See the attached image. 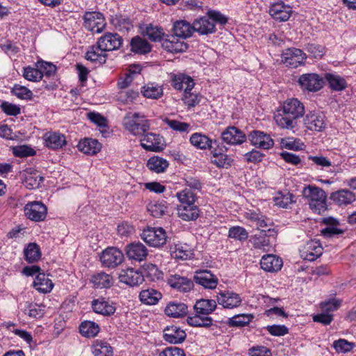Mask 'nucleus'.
Instances as JSON below:
<instances>
[{
	"label": "nucleus",
	"mask_w": 356,
	"mask_h": 356,
	"mask_svg": "<svg viewBox=\"0 0 356 356\" xmlns=\"http://www.w3.org/2000/svg\"><path fill=\"white\" fill-rule=\"evenodd\" d=\"M122 42L123 39L119 34L105 33L98 39L96 44L89 47L85 58L96 65H102L106 62V52L119 49Z\"/></svg>",
	"instance_id": "1"
},
{
	"label": "nucleus",
	"mask_w": 356,
	"mask_h": 356,
	"mask_svg": "<svg viewBox=\"0 0 356 356\" xmlns=\"http://www.w3.org/2000/svg\"><path fill=\"white\" fill-rule=\"evenodd\" d=\"M305 113V106L299 99L289 98L277 109L274 118L280 127L291 130L298 126V120Z\"/></svg>",
	"instance_id": "2"
},
{
	"label": "nucleus",
	"mask_w": 356,
	"mask_h": 356,
	"mask_svg": "<svg viewBox=\"0 0 356 356\" xmlns=\"http://www.w3.org/2000/svg\"><path fill=\"white\" fill-rule=\"evenodd\" d=\"M217 307V302L213 299L201 298L194 306V316H188L187 323L193 327H209L213 325V318L209 316Z\"/></svg>",
	"instance_id": "3"
},
{
	"label": "nucleus",
	"mask_w": 356,
	"mask_h": 356,
	"mask_svg": "<svg viewBox=\"0 0 356 356\" xmlns=\"http://www.w3.org/2000/svg\"><path fill=\"white\" fill-rule=\"evenodd\" d=\"M303 195L309 200V208L321 214L327 209V195L324 190L317 186H308L303 190Z\"/></svg>",
	"instance_id": "4"
},
{
	"label": "nucleus",
	"mask_w": 356,
	"mask_h": 356,
	"mask_svg": "<svg viewBox=\"0 0 356 356\" xmlns=\"http://www.w3.org/2000/svg\"><path fill=\"white\" fill-rule=\"evenodd\" d=\"M123 126L134 136H142L149 129V120L138 113H129L123 120Z\"/></svg>",
	"instance_id": "5"
},
{
	"label": "nucleus",
	"mask_w": 356,
	"mask_h": 356,
	"mask_svg": "<svg viewBox=\"0 0 356 356\" xmlns=\"http://www.w3.org/2000/svg\"><path fill=\"white\" fill-rule=\"evenodd\" d=\"M140 238L149 246L161 248L167 242V234L162 227H147L140 234Z\"/></svg>",
	"instance_id": "6"
},
{
	"label": "nucleus",
	"mask_w": 356,
	"mask_h": 356,
	"mask_svg": "<svg viewBox=\"0 0 356 356\" xmlns=\"http://www.w3.org/2000/svg\"><path fill=\"white\" fill-rule=\"evenodd\" d=\"M298 83L303 92H316L323 88L325 81L316 73H305L299 76Z\"/></svg>",
	"instance_id": "7"
},
{
	"label": "nucleus",
	"mask_w": 356,
	"mask_h": 356,
	"mask_svg": "<svg viewBox=\"0 0 356 356\" xmlns=\"http://www.w3.org/2000/svg\"><path fill=\"white\" fill-rule=\"evenodd\" d=\"M83 26L93 33L102 32L106 25L104 15L97 11H86L83 16Z\"/></svg>",
	"instance_id": "8"
},
{
	"label": "nucleus",
	"mask_w": 356,
	"mask_h": 356,
	"mask_svg": "<svg viewBox=\"0 0 356 356\" xmlns=\"http://www.w3.org/2000/svg\"><path fill=\"white\" fill-rule=\"evenodd\" d=\"M281 58L282 63L286 66L291 68H296L304 64L307 56L300 49L292 47L283 51Z\"/></svg>",
	"instance_id": "9"
},
{
	"label": "nucleus",
	"mask_w": 356,
	"mask_h": 356,
	"mask_svg": "<svg viewBox=\"0 0 356 356\" xmlns=\"http://www.w3.org/2000/svg\"><path fill=\"white\" fill-rule=\"evenodd\" d=\"M24 211L26 218L34 222L44 221L47 215V208L40 201L29 202Z\"/></svg>",
	"instance_id": "10"
},
{
	"label": "nucleus",
	"mask_w": 356,
	"mask_h": 356,
	"mask_svg": "<svg viewBox=\"0 0 356 356\" xmlns=\"http://www.w3.org/2000/svg\"><path fill=\"white\" fill-rule=\"evenodd\" d=\"M124 260L122 252L115 247H108L102 251L100 261L104 267L113 268L122 264Z\"/></svg>",
	"instance_id": "11"
},
{
	"label": "nucleus",
	"mask_w": 356,
	"mask_h": 356,
	"mask_svg": "<svg viewBox=\"0 0 356 356\" xmlns=\"http://www.w3.org/2000/svg\"><path fill=\"white\" fill-rule=\"evenodd\" d=\"M326 117L319 111H309L303 118L305 127L309 131H323L326 127Z\"/></svg>",
	"instance_id": "12"
},
{
	"label": "nucleus",
	"mask_w": 356,
	"mask_h": 356,
	"mask_svg": "<svg viewBox=\"0 0 356 356\" xmlns=\"http://www.w3.org/2000/svg\"><path fill=\"white\" fill-rule=\"evenodd\" d=\"M115 303L108 298L99 296L91 301V308L92 311L104 316H111L116 311Z\"/></svg>",
	"instance_id": "13"
},
{
	"label": "nucleus",
	"mask_w": 356,
	"mask_h": 356,
	"mask_svg": "<svg viewBox=\"0 0 356 356\" xmlns=\"http://www.w3.org/2000/svg\"><path fill=\"white\" fill-rule=\"evenodd\" d=\"M292 8L282 1L273 3L270 5L268 13L276 22H284L289 19L292 14Z\"/></svg>",
	"instance_id": "14"
},
{
	"label": "nucleus",
	"mask_w": 356,
	"mask_h": 356,
	"mask_svg": "<svg viewBox=\"0 0 356 356\" xmlns=\"http://www.w3.org/2000/svg\"><path fill=\"white\" fill-rule=\"evenodd\" d=\"M145 275L140 270L133 268L122 269L119 274V282L126 285L134 287L142 284L145 279Z\"/></svg>",
	"instance_id": "15"
},
{
	"label": "nucleus",
	"mask_w": 356,
	"mask_h": 356,
	"mask_svg": "<svg viewBox=\"0 0 356 356\" xmlns=\"http://www.w3.org/2000/svg\"><path fill=\"white\" fill-rule=\"evenodd\" d=\"M221 139L227 145H238L246 141L247 136L240 129L229 126L222 132Z\"/></svg>",
	"instance_id": "16"
},
{
	"label": "nucleus",
	"mask_w": 356,
	"mask_h": 356,
	"mask_svg": "<svg viewBox=\"0 0 356 356\" xmlns=\"http://www.w3.org/2000/svg\"><path fill=\"white\" fill-rule=\"evenodd\" d=\"M161 45L165 50L172 54L186 51L188 48V44L175 34L165 35Z\"/></svg>",
	"instance_id": "17"
},
{
	"label": "nucleus",
	"mask_w": 356,
	"mask_h": 356,
	"mask_svg": "<svg viewBox=\"0 0 356 356\" xmlns=\"http://www.w3.org/2000/svg\"><path fill=\"white\" fill-rule=\"evenodd\" d=\"M217 302L225 309H234L241 305L242 299L238 293L233 291H220L216 296Z\"/></svg>",
	"instance_id": "18"
},
{
	"label": "nucleus",
	"mask_w": 356,
	"mask_h": 356,
	"mask_svg": "<svg viewBox=\"0 0 356 356\" xmlns=\"http://www.w3.org/2000/svg\"><path fill=\"white\" fill-rule=\"evenodd\" d=\"M248 138L252 145L262 149H270L274 145V141L270 136L261 131L254 130L251 131L248 134Z\"/></svg>",
	"instance_id": "19"
},
{
	"label": "nucleus",
	"mask_w": 356,
	"mask_h": 356,
	"mask_svg": "<svg viewBox=\"0 0 356 356\" xmlns=\"http://www.w3.org/2000/svg\"><path fill=\"white\" fill-rule=\"evenodd\" d=\"M170 83L174 89L184 90V92L185 90H192L195 84L191 76L181 72L170 74Z\"/></svg>",
	"instance_id": "20"
},
{
	"label": "nucleus",
	"mask_w": 356,
	"mask_h": 356,
	"mask_svg": "<svg viewBox=\"0 0 356 356\" xmlns=\"http://www.w3.org/2000/svg\"><path fill=\"white\" fill-rule=\"evenodd\" d=\"M323 247L318 241L310 240L300 250L301 257L309 261H314L323 254Z\"/></svg>",
	"instance_id": "21"
},
{
	"label": "nucleus",
	"mask_w": 356,
	"mask_h": 356,
	"mask_svg": "<svg viewBox=\"0 0 356 356\" xmlns=\"http://www.w3.org/2000/svg\"><path fill=\"white\" fill-rule=\"evenodd\" d=\"M167 283L171 288L181 293L188 292L194 286L193 280L178 274L170 275Z\"/></svg>",
	"instance_id": "22"
},
{
	"label": "nucleus",
	"mask_w": 356,
	"mask_h": 356,
	"mask_svg": "<svg viewBox=\"0 0 356 356\" xmlns=\"http://www.w3.org/2000/svg\"><path fill=\"white\" fill-rule=\"evenodd\" d=\"M125 254L129 259L140 262L146 259L148 250L140 242L131 243L125 247Z\"/></svg>",
	"instance_id": "23"
},
{
	"label": "nucleus",
	"mask_w": 356,
	"mask_h": 356,
	"mask_svg": "<svg viewBox=\"0 0 356 356\" xmlns=\"http://www.w3.org/2000/svg\"><path fill=\"white\" fill-rule=\"evenodd\" d=\"M193 281L204 289H213L216 287L218 280L210 270H204L196 271Z\"/></svg>",
	"instance_id": "24"
},
{
	"label": "nucleus",
	"mask_w": 356,
	"mask_h": 356,
	"mask_svg": "<svg viewBox=\"0 0 356 356\" xmlns=\"http://www.w3.org/2000/svg\"><path fill=\"white\" fill-rule=\"evenodd\" d=\"M163 337L170 343L179 344L185 341L186 333L185 330L177 325H169L163 330Z\"/></svg>",
	"instance_id": "25"
},
{
	"label": "nucleus",
	"mask_w": 356,
	"mask_h": 356,
	"mask_svg": "<svg viewBox=\"0 0 356 356\" xmlns=\"http://www.w3.org/2000/svg\"><path fill=\"white\" fill-rule=\"evenodd\" d=\"M191 143L195 147L200 149L212 150L217 146L218 147L219 141L213 140L207 135L202 133H194L190 137Z\"/></svg>",
	"instance_id": "26"
},
{
	"label": "nucleus",
	"mask_w": 356,
	"mask_h": 356,
	"mask_svg": "<svg viewBox=\"0 0 356 356\" xmlns=\"http://www.w3.org/2000/svg\"><path fill=\"white\" fill-rule=\"evenodd\" d=\"M226 151L227 148L224 146L220 147V143H218V147L216 146L211 152L213 154L212 163L218 168L227 169L234 163V159L230 156L223 153Z\"/></svg>",
	"instance_id": "27"
},
{
	"label": "nucleus",
	"mask_w": 356,
	"mask_h": 356,
	"mask_svg": "<svg viewBox=\"0 0 356 356\" xmlns=\"http://www.w3.org/2000/svg\"><path fill=\"white\" fill-rule=\"evenodd\" d=\"M193 30L200 35H209L216 31V25L211 22L207 13L206 15L195 19L193 22Z\"/></svg>",
	"instance_id": "28"
},
{
	"label": "nucleus",
	"mask_w": 356,
	"mask_h": 356,
	"mask_svg": "<svg viewBox=\"0 0 356 356\" xmlns=\"http://www.w3.org/2000/svg\"><path fill=\"white\" fill-rule=\"evenodd\" d=\"M141 147L149 152H160L163 149L161 145V136L154 133H147L140 140Z\"/></svg>",
	"instance_id": "29"
},
{
	"label": "nucleus",
	"mask_w": 356,
	"mask_h": 356,
	"mask_svg": "<svg viewBox=\"0 0 356 356\" xmlns=\"http://www.w3.org/2000/svg\"><path fill=\"white\" fill-rule=\"evenodd\" d=\"M330 199L339 206H346L356 200L355 194L348 189H340L330 195Z\"/></svg>",
	"instance_id": "30"
},
{
	"label": "nucleus",
	"mask_w": 356,
	"mask_h": 356,
	"mask_svg": "<svg viewBox=\"0 0 356 356\" xmlns=\"http://www.w3.org/2000/svg\"><path fill=\"white\" fill-rule=\"evenodd\" d=\"M178 216L185 221H193L197 220L200 214L199 207L195 204L190 205L177 206V208Z\"/></svg>",
	"instance_id": "31"
},
{
	"label": "nucleus",
	"mask_w": 356,
	"mask_h": 356,
	"mask_svg": "<svg viewBox=\"0 0 356 356\" xmlns=\"http://www.w3.org/2000/svg\"><path fill=\"white\" fill-rule=\"evenodd\" d=\"M261 268L267 272H277L282 266L283 262L280 257L274 254H266L261 257Z\"/></svg>",
	"instance_id": "32"
},
{
	"label": "nucleus",
	"mask_w": 356,
	"mask_h": 356,
	"mask_svg": "<svg viewBox=\"0 0 356 356\" xmlns=\"http://www.w3.org/2000/svg\"><path fill=\"white\" fill-rule=\"evenodd\" d=\"M77 147L85 154L95 155L100 152L102 144L97 139L85 138L79 142Z\"/></svg>",
	"instance_id": "33"
},
{
	"label": "nucleus",
	"mask_w": 356,
	"mask_h": 356,
	"mask_svg": "<svg viewBox=\"0 0 356 356\" xmlns=\"http://www.w3.org/2000/svg\"><path fill=\"white\" fill-rule=\"evenodd\" d=\"M325 79L327 82L328 87L332 91L341 92L348 87L346 79L337 73H325Z\"/></svg>",
	"instance_id": "34"
},
{
	"label": "nucleus",
	"mask_w": 356,
	"mask_h": 356,
	"mask_svg": "<svg viewBox=\"0 0 356 356\" xmlns=\"http://www.w3.org/2000/svg\"><path fill=\"white\" fill-rule=\"evenodd\" d=\"M165 314L173 318H182L188 313V306L179 301L170 302L165 308Z\"/></svg>",
	"instance_id": "35"
},
{
	"label": "nucleus",
	"mask_w": 356,
	"mask_h": 356,
	"mask_svg": "<svg viewBox=\"0 0 356 356\" xmlns=\"http://www.w3.org/2000/svg\"><path fill=\"white\" fill-rule=\"evenodd\" d=\"M172 32L173 34L183 40L190 38L193 33L195 32L193 30V24H191L186 20L176 21L173 24Z\"/></svg>",
	"instance_id": "36"
},
{
	"label": "nucleus",
	"mask_w": 356,
	"mask_h": 356,
	"mask_svg": "<svg viewBox=\"0 0 356 356\" xmlns=\"http://www.w3.org/2000/svg\"><path fill=\"white\" fill-rule=\"evenodd\" d=\"M162 297V293L153 288L143 289L139 293L140 302L147 305H156Z\"/></svg>",
	"instance_id": "37"
},
{
	"label": "nucleus",
	"mask_w": 356,
	"mask_h": 356,
	"mask_svg": "<svg viewBox=\"0 0 356 356\" xmlns=\"http://www.w3.org/2000/svg\"><path fill=\"white\" fill-rule=\"evenodd\" d=\"M44 140L46 147L52 149L62 148L66 144L65 136L56 132L47 133Z\"/></svg>",
	"instance_id": "38"
},
{
	"label": "nucleus",
	"mask_w": 356,
	"mask_h": 356,
	"mask_svg": "<svg viewBox=\"0 0 356 356\" xmlns=\"http://www.w3.org/2000/svg\"><path fill=\"white\" fill-rule=\"evenodd\" d=\"M94 356H113V348L108 342L102 339H96L91 346Z\"/></svg>",
	"instance_id": "39"
},
{
	"label": "nucleus",
	"mask_w": 356,
	"mask_h": 356,
	"mask_svg": "<svg viewBox=\"0 0 356 356\" xmlns=\"http://www.w3.org/2000/svg\"><path fill=\"white\" fill-rule=\"evenodd\" d=\"M45 273H38L34 281V288L40 293H47L51 291L54 288V283Z\"/></svg>",
	"instance_id": "40"
},
{
	"label": "nucleus",
	"mask_w": 356,
	"mask_h": 356,
	"mask_svg": "<svg viewBox=\"0 0 356 356\" xmlns=\"http://www.w3.org/2000/svg\"><path fill=\"white\" fill-rule=\"evenodd\" d=\"M94 287L97 289H108L113 286V280L110 274L99 272L93 274L90 280Z\"/></svg>",
	"instance_id": "41"
},
{
	"label": "nucleus",
	"mask_w": 356,
	"mask_h": 356,
	"mask_svg": "<svg viewBox=\"0 0 356 356\" xmlns=\"http://www.w3.org/2000/svg\"><path fill=\"white\" fill-rule=\"evenodd\" d=\"M131 51L138 54H146L151 51L150 44L141 37L137 35L134 37L130 42Z\"/></svg>",
	"instance_id": "42"
},
{
	"label": "nucleus",
	"mask_w": 356,
	"mask_h": 356,
	"mask_svg": "<svg viewBox=\"0 0 356 356\" xmlns=\"http://www.w3.org/2000/svg\"><path fill=\"white\" fill-rule=\"evenodd\" d=\"M148 212L154 218H161L168 210V204L163 200H152L147 205Z\"/></svg>",
	"instance_id": "43"
},
{
	"label": "nucleus",
	"mask_w": 356,
	"mask_h": 356,
	"mask_svg": "<svg viewBox=\"0 0 356 356\" xmlns=\"http://www.w3.org/2000/svg\"><path fill=\"white\" fill-rule=\"evenodd\" d=\"M143 95L149 99H159L163 95V87L156 83H148L141 88Z\"/></svg>",
	"instance_id": "44"
},
{
	"label": "nucleus",
	"mask_w": 356,
	"mask_h": 356,
	"mask_svg": "<svg viewBox=\"0 0 356 356\" xmlns=\"http://www.w3.org/2000/svg\"><path fill=\"white\" fill-rule=\"evenodd\" d=\"M169 165L168 161L160 156H154L147 162V167L152 172L161 173L165 171Z\"/></svg>",
	"instance_id": "45"
},
{
	"label": "nucleus",
	"mask_w": 356,
	"mask_h": 356,
	"mask_svg": "<svg viewBox=\"0 0 356 356\" xmlns=\"http://www.w3.org/2000/svg\"><path fill=\"white\" fill-rule=\"evenodd\" d=\"M79 329L81 334L87 338L95 337L100 331L99 325L91 321L81 322Z\"/></svg>",
	"instance_id": "46"
},
{
	"label": "nucleus",
	"mask_w": 356,
	"mask_h": 356,
	"mask_svg": "<svg viewBox=\"0 0 356 356\" xmlns=\"http://www.w3.org/2000/svg\"><path fill=\"white\" fill-rule=\"evenodd\" d=\"M25 260L29 263H35L41 258V251L40 246L35 243H30L24 250Z\"/></svg>",
	"instance_id": "47"
},
{
	"label": "nucleus",
	"mask_w": 356,
	"mask_h": 356,
	"mask_svg": "<svg viewBox=\"0 0 356 356\" xmlns=\"http://www.w3.org/2000/svg\"><path fill=\"white\" fill-rule=\"evenodd\" d=\"M275 204L280 208L287 209L291 204L296 202L295 196L287 191H279L273 197Z\"/></svg>",
	"instance_id": "48"
},
{
	"label": "nucleus",
	"mask_w": 356,
	"mask_h": 356,
	"mask_svg": "<svg viewBox=\"0 0 356 356\" xmlns=\"http://www.w3.org/2000/svg\"><path fill=\"white\" fill-rule=\"evenodd\" d=\"M143 34L152 42H160L161 43L164 39L163 37L165 35L162 28L154 26L151 24L145 27V30L143 31Z\"/></svg>",
	"instance_id": "49"
},
{
	"label": "nucleus",
	"mask_w": 356,
	"mask_h": 356,
	"mask_svg": "<svg viewBox=\"0 0 356 356\" xmlns=\"http://www.w3.org/2000/svg\"><path fill=\"white\" fill-rule=\"evenodd\" d=\"M254 318L252 314H241L229 318L227 321V325L230 327H243L248 325Z\"/></svg>",
	"instance_id": "50"
},
{
	"label": "nucleus",
	"mask_w": 356,
	"mask_h": 356,
	"mask_svg": "<svg viewBox=\"0 0 356 356\" xmlns=\"http://www.w3.org/2000/svg\"><path fill=\"white\" fill-rule=\"evenodd\" d=\"M179 204L178 206L190 205L195 204L197 200V194L189 188H184L176 193Z\"/></svg>",
	"instance_id": "51"
},
{
	"label": "nucleus",
	"mask_w": 356,
	"mask_h": 356,
	"mask_svg": "<svg viewBox=\"0 0 356 356\" xmlns=\"http://www.w3.org/2000/svg\"><path fill=\"white\" fill-rule=\"evenodd\" d=\"M248 231L243 227L236 225L229 228L227 237L241 243L245 241L248 238Z\"/></svg>",
	"instance_id": "52"
},
{
	"label": "nucleus",
	"mask_w": 356,
	"mask_h": 356,
	"mask_svg": "<svg viewBox=\"0 0 356 356\" xmlns=\"http://www.w3.org/2000/svg\"><path fill=\"white\" fill-rule=\"evenodd\" d=\"M175 258L187 260L193 257L194 253L187 244H176L173 252Z\"/></svg>",
	"instance_id": "53"
},
{
	"label": "nucleus",
	"mask_w": 356,
	"mask_h": 356,
	"mask_svg": "<svg viewBox=\"0 0 356 356\" xmlns=\"http://www.w3.org/2000/svg\"><path fill=\"white\" fill-rule=\"evenodd\" d=\"M111 23L120 31H128L133 27L131 19L122 15H115L112 18Z\"/></svg>",
	"instance_id": "54"
},
{
	"label": "nucleus",
	"mask_w": 356,
	"mask_h": 356,
	"mask_svg": "<svg viewBox=\"0 0 356 356\" xmlns=\"http://www.w3.org/2000/svg\"><path fill=\"white\" fill-rule=\"evenodd\" d=\"M184 185L188 186L193 191L200 192L203 188L204 183L202 180L197 176L192 175H185L184 178Z\"/></svg>",
	"instance_id": "55"
},
{
	"label": "nucleus",
	"mask_w": 356,
	"mask_h": 356,
	"mask_svg": "<svg viewBox=\"0 0 356 356\" xmlns=\"http://www.w3.org/2000/svg\"><path fill=\"white\" fill-rule=\"evenodd\" d=\"M40 71L42 73V77H51L54 76L57 71L56 66L50 62H47L42 60H39L35 63Z\"/></svg>",
	"instance_id": "56"
},
{
	"label": "nucleus",
	"mask_w": 356,
	"mask_h": 356,
	"mask_svg": "<svg viewBox=\"0 0 356 356\" xmlns=\"http://www.w3.org/2000/svg\"><path fill=\"white\" fill-rule=\"evenodd\" d=\"M303 145L304 144L301 142L300 139L293 137L281 138L280 140V147L282 149L298 151L302 149Z\"/></svg>",
	"instance_id": "57"
},
{
	"label": "nucleus",
	"mask_w": 356,
	"mask_h": 356,
	"mask_svg": "<svg viewBox=\"0 0 356 356\" xmlns=\"http://www.w3.org/2000/svg\"><path fill=\"white\" fill-rule=\"evenodd\" d=\"M342 303V300L338 298H329L325 301H322L320 302L319 306L321 309V311H325L329 314H332V312L338 310L341 307Z\"/></svg>",
	"instance_id": "58"
},
{
	"label": "nucleus",
	"mask_w": 356,
	"mask_h": 356,
	"mask_svg": "<svg viewBox=\"0 0 356 356\" xmlns=\"http://www.w3.org/2000/svg\"><path fill=\"white\" fill-rule=\"evenodd\" d=\"M332 346L338 353H348L355 347V343L345 339H339L333 342Z\"/></svg>",
	"instance_id": "59"
},
{
	"label": "nucleus",
	"mask_w": 356,
	"mask_h": 356,
	"mask_svg": "<svg viewBox=\"0 0 356 356\" xmlns=\"http://www.w3.org/2000/svg\"><path fill=\"white\" fill-rule=\"evenodd\" d=\"M202 97V96L199 93H193L191 90H185L183 94L182 100L190 108L199 104Z\"/></svg>",
	"instance_id": "60"
},
{
	"label": "nucleus",
	"mask_w": 356,
	"mask_h": 356,
	"mask_svg": "<svg viewBox=\"0 0 356 356\" xmlns=\"http://www.w3.org/2000/svg\"><path fill=\"white\" fill-rule=\"evenodd\" d=\"M23 76L28 81L37 82L42 79V73L35 67L27 66L24 67Z\"/></svg>",
	"instance_id": "61"
},
{
	"label": "nucleus",
	"mask_w": 356,
	"mask_h": 356,
	"mask_svg": "<svg viewBox=\"0 0 356 356\" xmlns=\"http://www.w3.org/2000/svg\"><path fill=\"white\" fill-rule=\"evenodd\" d=\"M252 244L255 248H264L270 245L269 238H267L266 229H261L260 232L252 237Z\"/></svg>",
	"instance_id": "62"
},
{
	"label": "nucleus",
	"mask_w": 356,
	"mask_h": 356,
	"mask_svg": "<svg viewBox=\"0 0 356 356\" xmlns=\"http://www.w3.org/2000/svg\"><path fill=\"white\" fill-rule=\"evenodd\" d=\"M12 94L21 99L31 100L33 98V92L25 86L15 84L11 91Z\"/></svg>",
	"instance_id": "63"
},
{
	"label": "nucleus",
	"mask_w": 356,
	"mask_h": 356,
	"mask_svg": "<svg viewBox=\"0 0 356 356\" xmlns=\"http://www.w3.org/2000/svg\"><path fill=\"white\" fill-rule=\"evenodd\" d=\"M13 154L16 157L24 158L34 156L36 152L34 149L26 145L15 146L13 148Z\"/></svg>",
	"instance_id": "64"
}]
</instances>
